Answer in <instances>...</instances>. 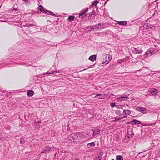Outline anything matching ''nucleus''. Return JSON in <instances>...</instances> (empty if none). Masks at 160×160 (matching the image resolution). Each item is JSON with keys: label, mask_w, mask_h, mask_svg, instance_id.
I'll return each instance as SVG.
<instances>
[{"label": "nucleus", "mask_w": 160, "mask_h": 160, "mask_svg": "<svg viewBox=\"0 0 160 160\" xmlns=\"http://www.w3.org/2000/svg\"><path fill=\"white\" fill-rule=\"evenodd\" d=\"M85 70H86L85 69H84L83 70H81V71H83Z\"/></svg>", "instance_id": "nucleus-38"}, {"label": "nucleus", "mask_w": 160, "mask_h": 160, "mask_svg": "<svg viewBox=\"0 0 160 160\" xmlns=\"http://www.w3.org/2000/svg\"><path fill=\"white\" fill-rule=\"evenodd\" d=\"M123 112L124 114H125L126 115H129L131 113V111L130 110L127 109V110H123Z\"/></svg>", "instance_id": "nucleus-14"}, {"label": "nucleus", "mask_w": 160, "mask_h": 160, "mask_svg": "<svg viewBox=\"0 0 160 160\" xmlns=\"http://www.w3.org/2000/svg\"><path fill=\"white\" fill-rule=\"evenodd\" d=\"M123 158L121 155H118L116 158V160H123Z\"/></svg>", "instance_id": "nucleus-25"}, {"label": "nucleus", "mask_w": 160, "mask_h": 160, "mask_svg": "<svg viewBox=\"0 0 160 160\" xmlns=\"http://www.w3.org/2000/svg\"><path fill=\"white\" fill-rule=\"evenodd\" d=\"M67 128H68V127H67Z\"/></svg>", "instance_id": "nucleus-41"}, {"label": "nucleus", "mask_w": 160, "mask_h": 160, "mask_svg": "<svg viewBox=\"0 0 160 160\" xmlns=\"http://www.w3.org/2000/svg\"><path fill=\"white\" fill-rule=\"evenodd\" d=\"M95 145V144L94 142H92L90 143H88L87 145V146L88 148L91 147L92 146H94Z\"/></svg>", "instance_id": "nucleus-23"}, {"label": "nucleus", "mask_w": 160, "mask_h": 160, "mask_svg": "<svg viewBox=\"0 0 160 160\" xmlns=\"http://www.w3.org/2000/svg\"><path fill=\"white\" fill-rule=\"evenodd\" d=\"M130 123L132 124V125H134L136 124H140L141 123V122L139 121L134 119L131 121Z\"/></svg>", "instance_id": "nucleus-11"}, {"label": "nucleus", "mask_w": 160, "mask_h": 160, "mask_svg": "<svg viewBox=\"0 0 160 160\" xmlns=\"http://www.w3.org/2000/svg\"><path fill=\"white\" fill-rule=\"evenodd\" d=\"M96 28L98 29H103L104 28V25L102 23H99L98 24L96 25Z\"/></svg>", "instance_id": "nucleus-10"}, {"label": "nucleus", "mask_w": 160, "mask_h": 160, "mask_svg": "<svg viewBox=\"0 0 160 160\" xmlns=\"http://www.w3.org/2000/svg\"><path fill=\"white\" fill-rule=\"evenodd\" d=\"M75 18V17L74 16H70L68 18V20L70 21H72L74 20Z\"/></svg>", "instance_id": "nucleus-22"}, {"label": "nucleus", "mask_w": 160, "mask_h": 160, "mask_svg": "<svg viewBox=\"0 0 160 160\" xmlns=\"http://www.w3.org/2000/svg\"><path fill=\"white\" fill-rule=\"evenodd\" d=\"M98 3V1H96L93 2V3H92V5L94 6H96Z\"/></svg>", "instance_id": "nucleus-30"}, {"label": "nucleus", "mask_w": 160, "mask_h": 160, "mask_svg": "<svg viewBox=\"0 0 160 160\" xmlns=\"http://www.w3.org/2000/svg\"><path fill=\"white\" fill-rule=\"evenodd\" d=\"M78 138L77 135L75 133H72L69 137V139L71 141L76 140Z\"/></svg>", "instance_id": "nucleus-9"}, {"label": "nucleus", "mask_w": 160, "mask_h": 160, "mask_svg": "<svg viewBox=\"0 0 160 160\" xmlns=\"http://www.w3.org/2000/svg\"><path fill=\"white\" fill-rule=\"evenodd\" d=\"M108 97V96L107 94L105 93H103L97 94L95 96V98L100 99H105L107 98Z\"/></svg>", "instance_id": "nucleus-6"}, {"label": "nucleus", "mask_w": 160, "mask_h": 160, "mask_svg": "<svg viewBox=\"0 0 160 160\" xmlns=\"http://www.w3.org/2000/svg\"><path fill=\"white\" fill-rule=\"evenodd\" d=\"M88 10V8H87L85 9H83L81 11V12L79 13V18H85L86 16L85 14L86 12H87Z\"/></svg>", "instance_id": "nucleus-4"}, {"label": "nucleus", "mask_w": 160, "mask_h": 160, "mask_svg": "<svg viewBox=\"0 0 160 160\" xmlns=\"http://www.w3.org/2000/svg\"><path fill=\"white\" fill-rule=\"evenodd\" d=\"M38 9L39 10L44 13H46L48 14L51 15L52 16L56 17L55 15L52 12L45 10L44 7L42 5L39 6L38 7Z\"/></svg>", "instance_id": "nucleus-1"}, {"label": "nucleus", "mask_w": 160, "mask_h": 160, "mask_svg": "<svg viewBox=\"0 0 160 160\" xmlns=\"http://www.w3.org/2000/svg\"><path fill=\"white\" fill-rule=\"evenodd\" d=\"M75 160H79V159H75Z\"/></svg>", "instance_id": "nucleus-39"}, {"label": "nucleus", "mask_w": 160, "mask_h": 160, "mask_svg": "<svg viewBox=\"0 0 160 160\" xmlns=\"http://www.w3.org/2000/svg\"><path fill=\"white\" fill-rule=\"evenodd\" d=\"M12 10L16 11L18 10V8H12Z\"/></svg>", "instance_id": "nucleus-34"}, {"label": "nucleus", "mask_w": 160, "mask_h": 160, "mask_svg": "<svg viewBox=\"0 0 160 160\" xmlns=\"http://www.w3.org/2000/svg\"><path fill=\"white\" fill-rule=\"evenodd\" d=\"M34 94V92L32 90H29L27 92V95L29 97L32 96Z\"/></svg>", "instance_id": "nucleus-13"}, {"label": "nucleus", "mask_w": 160, "mask_h": 160, "mask_svg": "<svg viewBox=\"0 0 160 160\" xmlns=\"http://www.w3.org/2000/svg\"><path fill=\"white\" fill-rule=\"evenodd\" d=\"M150 92L152 95H156L158 93L157 90L154 88L153 89L152 91Z\"/></svg>", "instance_id": "nucleus-17"}, {"label": "nucleus", "mask_w": 160, "mask_h": 160, "mask_svg": "<svg viewBox=\"0 0 160 160\" xmlns=\"http://www.w3.org/2000/svg\"><path fill=\"white\" fill-rule=\"evenodd\" d=\"M90 28L91 29L90 30V31H94L95 30L97 29V28H96V25H95L92 26L91 27H88V28Z\"/></svg>", "instance_id": "nucleus-20"}, {"label": "nucleus", "mask_w": 160, "mask_h": 160, "mask_svg": "<svg viewBox=\"0 0 160 160\" xmlns=\"http://www.w3.org/2000/svg\"><path fill=\"white\" fill-rule=\"evenodd\" d=\"M110 105H111V106L112 107H114V106H116V105H115V103H111Z\"/></svg>", "instance_id": "nucleus-33"}, {"label": "nucleus", "mask_w": 160, "mask_h": 160, "mask_svg": "<svg viewBox=\"0 0 160 160\" xmlns=\"http://www.w3.org/2000/svg\"><path fill=\"white\" fill-rule=\"evenodd\" d=\"M111 160H114V159H112Z\"/></svg>", "instance_id": "nucleus-40"}, {"label": "nucleus", "mask_w": 160, "mask_h": 160, "mask_svg": "<svg viewBox=\"0 0 160 160\" xmlns=\"http://www.w3.org/2000/svg\"><path fill=\"white\" fill-rule=\"evenodd\" d=\"M67 128H68V127H67Z\"/></svg>", "instance_id": "nucleus-42"}, {"label": "nucleus", "mask_w": 160, "mask_h": 160, "mask_svg": "<svg viewBox=\"0 0 160 160\" xmlns=\"http://www.w3.org/2000/svg\"><path fill=\"white\" fill-rule=\"evenodd\" d=\"M36 23L35 22L33 24H24L21 23L19 24L20 25L19 26L20 27L22 28L23 29H25V27H29L30 26H35Z\"/></svg>", "instance_id": "nucleus-5"}, {"label": "nucleus", "mask_w": 160, "mask_h": 160, "mask_svg": "<svg viewBox=\"0 0 160 160\" xmlns=\"http://www.w3.org/2000/svg\"><path fill=\"white\" fill-rule=\"evenodd\" d=\"M25 142V140L24 138H22L20 139V143L22 144H23Z\"/></svg>", "instance_id": "nucleus-29"}, {"label": "nucleus", "mask_w": 160, "mask_h": 160, "mask_svg": "<svg viewBox=\"0 0 160 160\" xmlns=\"http://www.w3.org/2000/svg\"><path fill=\"white\" fill-rule=\"evenodd\" d=\"M112 58L110 54L107 55L106 56L103 58L102 61V64H108L111 61Z\"/></svg>", "instance_id": "nucleus-2"}, {"label": "nucleus", "mask_w": 160, "mask_h": 160, "mask_svg": "<svg viewBox=\"0 0 160 160\" xmlns=\"http://www.w3.org/2000/svg\"><path fill=\"white\" fill-rule=\"evenodd\" d=\"M53 148H54L53 147H52L51 148V147H49L48 146V152H50V151H52V149Z\"/></svg>", "instance_id": "nucleus-32"}, {"label": "nucleus", "mask_w": 160, "mask_h": 160, "mask_svg": "<svg viewBox=\"0 0 160 160\" xmlns=\"http://www.w3.org/2000/svg\"><path fill=\"white\" fill-rule=\"evenodd\" d=\"M23 0L24 1V2L26 5L29 6L30 4V2L28 1V0Z\"/></svg>", "instance_id": "nucleus-27"}, {"label": "nucleus", "mask_w": 160, "mask_h": 160, "mask_svg": "<svg viewBox=\"0 0 160 160\" xmlns=\"http://www.w3.org/2000/svg\"><path fill=\"white\" fill-rule=\"evenodd\" d=\"M96 56L95 55H91L89 58V59L92 62H93L95 60H96Z\"/></svg>", "instance_id": "nucleus-15"}, {"label": "nucleus", "mask_w": 160, "mask_h": 160, "mask_svg": "<svg viewBox=\"0 0 160 160\" xmlns=\"http://www.w3.org/2000/svg\"><path fill=\"white\" fill-rule=\"evenodd\" d=\"M129 99V97L127 96L125 97H121L118 98V99L120 100H123L126 101L128 100Z\"/></svg>", "instance_id": "nucleus-18"}, {"label": "nucleus", "mask_w": 160, "mask_h": 160, "mask_svg": "<svg viewBox=\"0 0 160 160\" xmlns=\"http://www.w3.org/2000/svg\"><path fill=\"white\" fill-rule=\"evenodd\" d=\"M95 13V12L94 10H93L92 12L90 13H87L86 14L87 16H90L91 17L92 15H94Z\"/></svg>", "instance_id": "nucleus-24"}, {"label": "nucleus", "mask_w": 160, "mask_h": 160, "mask_svg": "<svg viewBox=\"0 0 160 160\" xmlns=\"http://www.w3.org/2000/svg\"><path fill=\"white\" fill-rule=\"evenodd\" d=\"M136 110L137 111L140 112L143 114L146 113V110L145 108L141 107H138L136 108Z\"/></svg>", "instance_id": "nucleus-7"}, {"label": "nucleus", "mask_w": 160, "mask_h": 160, "mask_svg": "<svg viewBox=\"0 0 160 160\" xmlns=\"http://www.w3.org/2000/svg\"><path fill=\"white\" fill-rule=\"evenodd\" d=\"M118 23L120 25L125 26L127 24V22L126 21H119L118 22Z\"/></svg>", "instance_id": "nucleus-16"}, {"label": "nucleus", "mask_w": 160, "mask_h": 160, "mask_svg": "<svg viewBox=\"0 0 160 160\" xmlns=\"http://www.w3.org/2000/svg\"><path fill=\"white\" fill-rule=\"evenodd\" d=\"M115 120H114L113 121L115 122H117L118 121H119V120H121L120 118H118L117 117L115 118Z\"/></svg>", "instance_id": "nucleus-31"}, {"label": "nucleus", "mask_w": 160, "mask_h": 160, "mask_svg": "<svg viewBox=\"0 0 160 160\" xmlns=\"http://www.w3.org/2000/svg\"><path fill=\"white\" fill-rule=\"evenodd\" d=\"M102 158V155H98L97 156L96 158V160H101Z\"/></svg>", "instance_id": "nucleus-26"}, {"label": "nucleus", "mask_w": 160, "mask_h": 160, "mask_svg": "<svg viewBox=\"0 0 160 160\" xmlns=\"http://www.w3.org/2000/svg\"><path fill=\"white\" fill-rule=\"evenodd\" d=\"M115 113L119 115H122V114H121V111L119 110H117L115 112Z\"/></svg>", "instance_id": "nucleus-28"}, {"label": "nucleus", "mask_w": 160, "mask_h": 160, "mask_svg": "<svg viewBox=\"0 0 160 160\" xmlns=\"http://www.w3.org/2000/svg\"><path fill=\"white\" fill-rule=\"evenodd\" d=\"M154 53L153 52V49L152 48H151L148 49L147 52H146L145 54L147 55V56L149 57L151 56V55H153Z\"/></svg>", "instance_id": "nucleus-8"}, {"label": "nucleus", "mask_w": 160, "mask_h": 160, "mask_svg": "<svg viewBox=\"0 0 160 160\" xmlns=\"http://www.w3.org/2000/svg\"><path fill=\"white\" fill-rule=\"evenodd\" d=\"M87 29H88V31H90V30L91 29L90 28H88V27Z\"/></svg>", "instance_id": "nucleus-36"}, {"label": "nucleus", "mask_w": 160, "mask_h": 160, "mask_svg": "<svg viewBox=\"0 0 160 160\" xmlns=\"http://www.w3.org/2000/svg\"><path fill=\"white\" fill-rule=\"evenodd\" d=\"M48 146H47L44 147L42 151L41 152L42 153H45L48 152Z\"/></svg>", "instance_id": "nucleus-19"}, {"label": "nucleus", "mask_w": 160, "mask_h": 160, "mask_svg": "<svg viewBox=\"0 0 160 160\" xmlns=\"http://www.w3.org/2000/svg\"><path fill=\"white\" fill-rule=\"evenodd\" d=\"M55 72V73L60 72H61V71H60V70H58V71L57 70V71L53 72H50L48 71V72H47L46 73H44L42 75H46V74H51L52 72Z\"/></svg>", "instance_id": "nucleus-21"}, {"label": "nucleus", "mask_w": 160, "mask_h": 160, "mask_svg": "<svg viewBox=\"0 0 160 160\" xmlns=\"http://www.w3.org/2000/svg\"><path fill=\"white\" fill-rule=\"evenodd\" d=\"M127 116L126 115H124L123 116H122V117H121V118H120V119H123V118H127Z\"/></svg>", "instance_id": "nucleus-35"}, {"label": "nucleus", "mask_w": 160, "mask_h": 160, "mask_svg": "<svg viewBox=\"0 0 160 160\" xmlns=\"http://www.w3.org/2000/svg\"><path fill=\"white\" fill-rule=\"evenodd\" d=\"M40 122H41V121H38V123H40Z\"/></svg>", "instance_id": "nucleus-37"}, {"label": "nucleus", "mask_w": 160, "mask_h": 160, "mask_svg": "<svg viewBox=\"0 0 160 160\" xmlns=\"http://www.w3.org/2000/svg\"><path fill=\"white\" fill-rule=\"evenodd\" d=\"M131 50L132 51V53L135 54H142V53L143 51L140 48H132Z\"/></svg>", "instance_id": "nucleus-3"}, {"label": "nucleus", "mask_w": 160, "mask_h": 160, "mask_svg": "<svg viewBox=\"0 0 160 160\" xmlns=\"http://www.w3.org/2000/svg\"><path fill=\"white\" fill-rule=\"evenodd\" d=\"M92 132H93V135H92L93 136V138L95 137L96 135H97L98 134L100 133V130H99V129H98L97 130H96V131H95L94 129H92Z\"/></svg>", "instance_id": "nucleus-12"}]
</instances>
